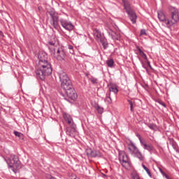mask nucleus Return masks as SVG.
Instances as JSON below:
<instances>
[{
    "label": "nucleus",
    "mask_w": 179,
    "mask_h": 179,
    "mask_svg": "<svg viewBox=\"0 0 179 179\" xmlns=\"http://www.w3.org/2000/svg\"><path fill=\"white\" fill-rule=\"evenodd\" d=\"M14 134L15 136H17L18 138H23V134L19 132V131H14Z\"/></svg>",
    "instance_id": "obj_29"
},
{
    "label": "nucleus",
    "mask_w": 179,
    "mask_h": 179,
    "mask_svg": "<svg viewBox=\"0 0 179 179\" xmlns=\"http://www.w3.org/2000/svg\"><path fill=\"white\" fill-rule=\"evenodd\" d=\"M147 64H148V66H149V68H150L151 69H153V68H152V65H150V62H147Z\"/></svg>",
    "instance_id": "obj_39"
},
{
    "label": "nucleus",
    "mask_w": 179,
    "mask_h": 179,
    "mask_svg": "<svg viewBox=\"0 0 179 179\" xmlns=\"http://www.w3.org/2000/svg\"><path fill=\"white\" fill-rule=\"evenodd\" d=\"M119 161L122 167L127 170L131 167V160L124 151H119Z\"/></svg>",
    "instance_id": "obj_6"
},
{
    "label": "nucleus",
    "mask_w": 179,
    "mask_h": 179,
    "mask_svg": "<svg viewBox=\"0 0 179 179\" xmlns=\"http://www.w3.org/2000/svg\"><path fill=\"white\" fill-rule=\"evenodd\" d=\"M143 169L146 171L147 174L149 176L150 178H152V173H150V170L145 166V164H142Z\"/></svg>",
    "instance_id": "obj_24"
},
{
    "label": "nucleus",
    "mask_w": 179,
    "mask_h": 179,
    "mask_svg": "<svg viewBox=\"0 0 179 179\" xmlns=\"http://www.w3.org/2000/svg\"><path fill=\"white\" fill-rule=\"evenodd\" d=\"M140 36H147L146 30H145V29H141V32H140Z\"/></svg>",
    "instance_id": "obj_31"
},
{
    "label": "nucleus",
    "mask_w": 179,
    "mask_h": 179,
    "mask_svg": "<svg viewBox=\"0 0 179 179\" xmlns=\"http://www.w3.org/2000/svg\"><path fill=\"white\" fill-rule=\"evenodd\" d=\"M109 87V93L111 94V92L114 93L115 94H117L118 93V88L117 87L116 84L110 83Z\"/></svg>",
    "instance_id": "obj_15"
},
{
    "label": "nucleus",
    "mask_w": 179,
    "mask_h": 179,
    "mask_svg": "<svg viewBox=\"0 0 179 179\" xmlns=\"http://www.w3.org/2000/svg\"><path fill=\"white\" fill-rule=\"evenodd\" d=\"M59 22L61 23L62 28L65 29V30H67L68 31H72V30L75 29V26L72 24L71 21L62 18L59 20Z\"/></svg>",
    "instance_id": "obj_9"
},
{
    "label": "nucleus",
    "mask_w": 179,
    "mask_h": 179,
    "mask_svg": "<svg viewBox=\"0 0 179 179\" xmlns=\"http://www.w3.org/2000/svg\"><path fill=\"white\" fill-rule=\"evenodd\" d=\"M70 54H72L73 55V54H75V50H73V49L70 50Z\"/></svg>",
    "instance_id": "obj_40"
},
{
    "label": "nucleus",
    "mask_w": 179,
    "mask_h": 179,
    "mask_svg": "<svg viewBox=\"0 0 179 179\" xmlns=\"http://www.w3.org/2000/svg\"><path fill=\"white\" fill-rule=\"evenodd\" d=\"M69 127H66V135H69V136H73V134H75L76 131V124H74V126L70 125Z\"/></svg>",
    "instance_id": "obj_13"
},
{
    "label": "nucleus",
    "mask_w": 179,
    "mask_h": 179,
    "mask_svg": "<svg viewBox=\"0 0 179 179\" xmlns=\"http://www.w3.org/2000/svg\"><path fill=\"white\" fill-rule=\"evenodd\" d=\"M136 136L139 139L140 143L142 145V142H143V141H142V137L139 134H136Z\"/></svg>",
    "instance_id": "obj_34"
},
{
    "label": "nucleus",
    "mask_w": 179,
    "mask_h": 179,
    "mask_svg": "<svg viewBox=\"0 0 179 179\" xmlns=\"http://www.w3.org/2000/svg\"><path fill=\"white\" fill-rule=\"evenodd\" d=\"M159 103L163 107H166V103L163 102V101H159Z\"/></svg>",
    "instance_id": "obj_36"
},
{
    "label": "nucleus",
    "mask_w": 179,
    "mask_h": 179,
    "mask_svg": "<svg viewBox=\"0 0 179 179\" xmlns=\"http://www.w3.org/2000/svg\"><path fill=\"white\" fill-rule=\"evenodd\" d=\"M128 149L131 152V153H132V155H135L136 153H138L139 151V149H138L136 145H135V143H134L132 142H131L129 144Z\"/></svg>",
    "instance_id": "obj_14"
},
{
    "label": "nucleus",
    "mask_w": 179,
    "mask_h": 179,
    "mask_svg": "<svg viewBox=\"0 0 179 179\" xmlns=\"http://www.w3.org/2000/svg\"><path fill=\"white\" fill-rule=\"evenodd\" d=\"M95 110H96L99 114H103V113L104 112V108L100 106L99 104L95 106Z\"/></svg>",
    "instance_id": "obj_19"
},
{
    "label": "nucleus",
    "mask_w": 179,
    "mask_h": 179,
    "mask_svg": "<svg viewBox=\"0 0 179 179\" xmlns=\"http://www.w3.org/2000/svg\"><path fill=\"white\" fill-rule=\"evenodd\" d=\"M122 2L124 3V8L129 16V18L130 19L133 24H135V23H136V19H138L136 13H135L134 9H132V8L131 7V4L129 3V2L127 1L126 0H122Z\"/></svg>",
    "instance_id": "obj_4"
},
{
    "label": "nucleus",
    "mask_w": 179,
    "mask_h": 179,
    "mask_svg": "<svg viewBox=\"0 0 179 179\" xmlns=\"http://www.w3.org/2000/svg\"><path fill=\"white\" fill-rule=\"evenodd\" d=\"M111 94H108V96H106V97L104 99L105 103H107V104H111L113 103V100L111 99Z\"/></svg>",
    "instance_id": "obj_23"
},
{
    "label": "nucleus",
    "mask_w": 179,
    "mask_h": 179,
    "mask_svg": "<svg viewBox=\"0 0 179 179\" xmlns=\"http://www.w3.org/2000/svg\"><path fill=\"white\" fill-rule=\"evenodd\" d=\"M128 103L130 106V111L131 113H134V101H132L131 100H128Z\"/></svg>",
    "instance_id": "obj_28"
},
{
    "label": "nucleus",
    "mask_w": 179,
    "mask_h": 179,
    "mask_svg": "<svg viewBox=\"0 0 179 179\" xmlns=\"http://www.w3.org/2000/svg\"><path fill=\"white\" fill-rule=\"evenodd\" d=\"M169 12L170 15L163 10H159L157 11V16L162 26L171 29L174 24L179 22V11L175 7H169Z\"/></svg>",
    "instance_id": "obj_1"
},
{
    "label": "nucleus",
    "mask_w": 179,
    "mask_h": 179,
    "mask_svg": "<svg viewBox=\"0 0 179 179\" xmlns=\"http://www.w3.org/2000/svg\"><path fill=\"white\" fill-rule=\"evenodd\" d=\"M74 179H78V178H74Z\"/></svg>",
    "instance_id": "obj_41"
},
{
    "label": "nucleus",
    "mask_w": 179,
    "mask_h": 179,
    "mask_svg": "<svg viewBox=\"0 0 179 179\" xmlns=\"http://www.w3.org/2000/svg\"><path fill=\"white\" fill-rule=\"evenodd\" d=\"M57 38L54 37V41H50L48 42L49 50L50 55L54 57L57 61H65V58H66V52H65V50L64 48H55V44H57Z\"/></svg>",
    "instance_id": "obj_3"
},
{
    "label": "nucleus",
    "mask_w": 179,
    "mask_h": 179,
    "mask_svg": "<svg viewBox=\"0 0 179 179\" xmlns=\"http://www.w3.org/2000/svg\"><path fill=\"white\" fill-rule=\"evenodd\" d=\"M63 118L66 122H67L68 125H72L73 127L75 125V122H73V119L72 117L68 113H63Z\"/></svg>",
    "instance_id": "obj_12"
},
{
    "label": "nucleus",
    "mask_w": 179,
    "mask_h": 179,
    "mask_svg": "<svg viewBox=\"0 0 179 179\" xmlns=\"http://www.w3.org/2000/svg\"><path fill=\"white\" fill-rule=\"evenodd\" d=\"M138 52L140 53V55H142V54H143V51H142V50L141 49V48H139V46L136 47Z\"/></svg>",
    "instance_id": "obj_33"
},
{
    "label": "nucleus",
    "mask_w": 179,
    "mask_h": 179,
    "mask_svg": "<svg viewBox=\"0 0 179 179\" xmlns=\"http://www.w3.org/2000/svg\"><path fill=\"white\" fill-rule=\"evenodd\" d=\"M93 34L95 40L99 43H100V41H103V40L106 38V37H104V35L101 34V32L97 29L93 30Z\"/></svg>",
    "instance_id": "obj_11"
},
{
    "label": "nucleus",
    "mask_w": 179,
    "mask_h": 179,
    "mask_svg": "<svg viewBox=\"0 0 179 179\" xmlns=\"http://www.w3.org/2000/svg\"><path fill=\"white\" fill-rule=\"evenodd\" d=\"M51 73H52V67H51V63L47 59V55L45 53L39 54L36 71L37 78L44 80L45 76H50Z\"/></svg>",
    "instance_id": "obj_2"
},
{
    "label": "nucleus",
    "mask_w": 179,
    "mask_h": 179,
    "mask_svg": "<svg viewBox=\"0 0 179 179\" xmlns=\"http://www.w3.org/2000/svg\"><path fill=\"white\" fill-rule=\"evenodd\" d=\"M141 55L142 58H143V59H148V56L146 55V54H145V52L142 53Z\"/></svg>",
    "instance_id": "obj_35"
},
{
    "label": "nucleus",
    "mask_w": 179,
    "mask_h": 179,
    "mask_svg": "<svg viewBox=\"0 0 179 179\" xmlns=\"http://www.w3.org/2000/svg\"><path fill=\"white\" fill-rule=\"evenodd\" d=\"M159 170L161 174L163 176V177H164L165 176H167V174H166V173H164V171H163V169H162V168H159Z\"/></svg>",
    "instance_id": "obj_32"
},
{
    "label": "nucleus",
    "mask_w": 179,
    "mask_h": 179,
    "mask_svg": "<svg viewBox=\"0 0 179 179\" xmlns=\"http://www.w3.org/2000/svg\"><path fill=\"white\" fill-rule=\"evenodd\" d=\"M4 35H3V32H2V31H0V38H3Z\"/></svg>",
    "instance_id": "obj_37"
},
{
    "label": "nucleus",
    "mask_w": 179,
    "mask_h": 179,
    "mask_svg": "<svg viewBox=\"0 0 179 179\" xmlns=\"http://www.w3.org/2000/svg\"><path fill=\"white\" fill-rule=\"evenodd\" d=\"M90 82H92V83H93V85H96V83H97V78H95L94 77H92L90 79Z\"/></svg>",
    "instance_id": "obj_30"
},
{
    "label": "nucleus",
    "mask_w": 179,
    "mask_h": 179,
    "mask_svg": "<svg viewBox=\"0 0 179 179\" xmlns=\"http://www.w3.org/2000/svg\"><path fill=\"white\" fill-rule=\"evenodd\" d=\"M134 155L136 156V157H138V159H139V160H141V162L143 161L144 157L142 155V153H141V151H138Z\"/></svg>",
    "instance_id": "obj_26"
},
{
    "label": "nucleus",
    "mask_w": 179,
    "mask_h": 179,
    "mask_svg": "<svg viewBox=\"0 0 179 179\" xmlns=\"http://www.w3.org/2000/svg\"><path fill=\"white\" fill-rule=\"evenodd\" d=\"M106 65L108 68H113L114 66V59H109L106 61Z\"/></svg>",
    "instance_id": "obj_21"
},
{
    "label": "nucleus",
    "mask_w": 179,
    "mask_h": 179,
    "mask_svg": "<svg viewBox=\"0 0 179 179\" xmlns=\"http://www.w3.org/2000/svg\"><path fill=\"white\" fill-rule=\"evenodd\" d=\"M49 15L51 17L50 20V23L54 29H58V22L59 21V17L58 16V13L55 10L49 11Z\"/></svg>",
    "instance_id": "obj_7"
},
{
    "label": "nucleus",
    "mask_w": 179,
    "mask_h": 179,
    "mask_svg": "<svg viewBox=\"0 0 179 179\" xmlns=\"http://www.w3.org/2000/svg\"><path fill=\"white\" fill-rule=\"evenodd\" d=\"M141 145L142 146H143V149H145V150H148V152H152V150H153L152 145H148L142 141H141Z\"/></svg>",
    "instance_id": "obj_18"
},
{
    "label": "nucleus",
    "mask_w": 179,
    "mask_h": 179,
    "mask_svg": "<svg viewBox=\"0 0 179 179\" xmlns=\"http://www.w3.org/2000/svg\"><path fill=\"white\" fill-rule=\"evenodd\" d=\"M99 43H101L104 50L108 48V43H107L106 38H104L103 41H99Z\"/></svg>",
    "instance_id": "obj_22"
},
{
    "label": "nucleus",
    "mask_w": 179,
    "mask_h": 179,
    "mask_svg": "<svg viewBox=\"0 0 179 179\" xmlns=\"http://www.w3.org/2000/svg\"><path fill=\"white\" fill-rule=\"evenodd\" d=\"M10 164L13 165H8V169H12L14 173H16V169H13L15 166L17 167V164H19V159L15 155H11L10 157L9 158Z\"/></svg>",
    "instance_id": "obj_10"
},
{
    "label": "nucleus",
    "mask_w": 179,
    "mask_h": 179,
    "mask_svg": "<svg viewBox=\"0 0 179 179\" xmlns=\"http://www.w3.org/2000/svg\"><path fill=\"white\" fill-rule=\"evenodd\" d=\"M131 176L132 179H141V177L136 171H133L131 172Z\"/></svg>",
    "instance_id": "obj_20"
},
{
    "label": "nucleus",
    "mask_w": 179,
    "mask_h": 179,
    "mask_svg": "<svg viewBox=\"0 0 179 179\" xmlns=\"http://www.w3.org/2000/svg\"><path fill=\"white\" fill-rule=\"evenodd\" d=\"M64 90L67 97L70 99L71 100H73L75 101L76 99H78V94H76L75 89H73L72 84H71V86L67 88H63Z\"/></svg>",
    "instance_id": "obj_8"
},
{
    "label": "nucleus",
    "mask_w": 179,
    "mask_h": 179,
    "mask_svg": "<svg viewBox=\"0 0 179 179\" xmlns=\"http://www.w3.org/2000/svg\"><path fill=\"white\" fill-rule=\"evenodd\" d=\"M147 126L150 129H152V131H157V126L155 124H147Z\"/></svg>",
    "instance_id": "obj_25"
},
{
    "label": "nucleus",
    "mask_w": 179,
    "mask_h": 179,
    "mask_svg": "<svg viewBox=\"0 0 179 179\" xmlns=\"http://www.w3.org/2000/svg\"><path fill=\"white\" fill-rule=\"evenodd\" d=\"M68 48H69V50H73V46L72 45H68Z\"/></svg>",
    "instance_id": "obj_38"
},
{
    "label": "nucleus",
    "mask_w": 179,
    "mask_h": 179,
    "mask_svg": "<svg viewBox=\"0 0 179 179\" xmlns=\"http://www.w3.org/2000/svg\"><path fill=\"white\" fill-rule=\"evenodd\" d=\"M88 157H100L101 155H100V152L99 151H94L90 150V152L87 153Z\"/></svg>",
    "instance_id": "obj_16"
},
{
    "label": "nucleus",
    "mask_w": 179,
    "mask_h": 179,
    "mask_svg": "<svg viewBox=\"0 0 179 179\" xmlns=\"http://www.w3.org/2000/svg\"><path fill=\"white\" fill-rule=\"evenodd\" d=\"M58 76L59 78L62 89H67V87H71V85H72V82L68 76V74H66L64 71H60L58 73Z\"/></svg>",
    "instance_id": "obj_5"
},
{
    "label": "nucleus",
    "mask_w": 179,
    "mask_h": 179,
    "mask_svg": "<svg viewBox=\"0 0 179 179\" xmlns=\"http://www.w3.org/2000/svg\"><path fill=\"white\" fill-rule=\"evenodd\" d=\"M169 141H170V145H171L172 148H173L175 150H177V145H176V142H174V140L169 139Z\"/></svg>",
    "instance_id": "obj_27"
},
{
    "label": "nucleus",
    "mask_w": 179,
    "mask_h": 179,
    "mask_svg": "<svg viewBox=\"0 0 179 179\" xmlns=\"http://www.w3.org/2000/svg\"><path fill=\"white\" fill-rule=\"evenodd\" d=\"M108 34H109V36H110V37H111V38H113V40H119L120 39V36H115V35L117 34L110 29H108Z\"/></svg>",
    "instance_id": "obj_17"
}]
</instances>
